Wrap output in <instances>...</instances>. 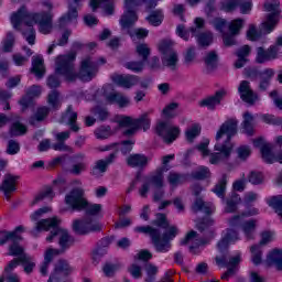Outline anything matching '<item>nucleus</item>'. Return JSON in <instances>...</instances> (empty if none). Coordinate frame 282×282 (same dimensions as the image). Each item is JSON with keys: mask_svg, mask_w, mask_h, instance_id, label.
Listing matches in <instances>:
<instances>
[{"mask_svg": "<svg viewBox=\"0 0 282 282\" xmlns=\"http://www.w3.org/2000/svg\"><path fill=\"white\" fill-rule=\"evenodd\" d=\"M41 6L46 8L48 11L30 12L28 7L22 6L11 15V24L14 30H21V23L29 26L26 31L22 32L29 45H34L36 41V31H34L32 25H39V30L42 34H50V32H52V21L54 19V13H52V11L54 10V3L50 0H41Z\"/></svg>", "mask_w": 282, "mask_h": 282, "instance_id": "obj_1", "label": "nucleus"}, {"mask_svg": "<svg viewBox=\"0 0 282 282\" xmlns=\"http://www.w3.org/2000/svg\"><path fill=\"white\" fill-rule=\"evenodd\" d=\"M74 61H76L75 52H70L66 55H59L55 59V72L59 76H63L67 83H74L76 78L84 83H89V80H94V78H96L98 74V65H105V63H107L105 57L94 61L90 56H87L82 59L79 73H77Z\"/></svg>", "mask_w": 282, "mask_h": 282, "instance_id": "obj_2", "label": "nucleus"}, {"mask_svg": "<svg viewBox=\"0 0 282 282\" xmlns=\"http://www.w3.org/2000/svg\"><path fill=\"white\" fill-rule=\"evenodd\" d=\"M153 224L154 226H158V228L149 225L138 226L134 228V232L149 235L156 252H169L172 247L171 241L180 235V228L175 225L169 224L166 215L164 214H158ZM160 228H163L164 231L162 232Z\"/></svg>", "mask_w": 282, "mask_h": 282, "instance_id": "obj_3", "label": "nucleus"}, {"mask_svg": "<svg viewBox=\"0 0 282 282\" xmlns=\"http://www.w3.org/2000/svg\"><path fill=\"white\" fill-rule=\"evenodd\" d=\"M58 218L53 217V218H46V219H41L35 224L34 229L31 231L34 237H36V232H43V230L47 231L51 228L53 230L51 231V235L46 237V241L48 243H52L56 237H58V243L61 247V251L65 252L69 246H72V236H69V232L65 229L58 228Z\"/></svg>", "mask_w": 282, "mask_h": 282, "instance_id": "obj_4", "label": "nucleus"}, {"mask_svg": "<svg viewBox=\"0 0 282 282\" xmlns=\"http://www.w3.org/2000/svg\"><path fill=\"white\" fill-rule=\"evenodd\" d=\"M140 6H145L147 10H153V8L158 6V2L153 0H126V12L122 14L120 19V25L122 30H129V28H133L135 21H138L135 8Z\"/></svg>", "mask_w": 282, "mask_h": 282, "instance_id": "obj_5", "label": "nucleus"}, {"mask_svg": "<svg viewBox=\"0 0 282 282\" xmlns=\"http://www.w3.org/2000/svg\"><path fill=\"white\" fill-rule=\"evenodd\" d=\"M280 6L281 2H279V0H267L264 2L265 12L271 13L267 15V20L261 24V32H263V34H270L279 24V20L281 19Z\"/></svg>", "mask_w": 282, "mask_h": 282, "instance_id": "obj_6", "label": "nucleus"}, {"mask_svg": "<svg viewBox=\"0 0 282 282\" xmlns=\"http://www.w3.org/2000/svg\"><path fill=\"white\" fill-rule=\"evenodd\" d=\"M159 51L162 54L161 61L163 67H167V69H171V72H175L177 69V63H180V57L177 52L173 50V41H161L159 44Z\"/></svg>", "mask_w": 282, "mask_h": 282, "instance_id": "obj_7", "label": "nucleus"}, {"mask_svg": "<svg viewBox=\"0 0 282 282\" xmlns=\"http://www.w3.org/2000/svg\"><path fill=\"white\" fill-rule=\"evenodd\" d=\"M166 171H169V167H159L154 173L148 176L139 189V195L147 197V194L151 191V185L154 186V188H164V173H166Z\"/></svg>", "mask_w": 282, "mask_h": 282, "instance_id": "obj_8", "label": "nucleus"}, {"mask_svg": "<svg viewBox=\"0 0 282 282\" xmlns=\"http://www.w3.org/2000/svg\"><path fill=\"white\" fill-rule=\"evenodd\" d=\"M23 238L17 232L2 231L0 237V246H4L8 241H11L9 246V257H23L25 254V249L19 245V241H22Z\"/></svg>", "mask_w": 282, "mask_h": 282, "instance_id": "obj_9", "label": "nucleus"}, {"mask_svg": "<svg viewBox=\"0 0 282 282\" xmlns=\"http://www.w3.org/2000/svg\"><path fill=\"white\" fill-rule=\"evenodd\" d=\"M156 134L162 138L165 144H173L180 138V127L174 126L170 121H160L155 128Z\"/></svg>", "mask_w": 282, "mask_h": 282, "instance_id": "obj_10", "label": "nucleus"}, {"mask_svg": "<svg viewBox=\"0 0 282 282\" xmlns=\"http://www.w3.org/2000/svg\"><path fill=\"white\" fill-rule=\"evenodd\" d=\"M65 204L72 210H85L87 208V199L85 197V189L83 187H75L65 196Z\"/></svg>", "mask_w": 282, "mask_h": 282, "instance_id": "obj_11", "label": "nucleus"}, {"mask_svg": "<svg viewBox=\"0 0 282 282\" xmlns=\"http://www.w3.org/2000/svg\"><path fill=\"white\" fill-rule=\"evenodd\" d=\"M214 149L217 152L209 153V164L217 165L230 160V155L232 153V143L217 141Z\"/></svg>", "mask_w": 282, "mask_h": 282, "instance_id": "obj_12", "label": "nucleus"}, {"mask_svg": "<svg viewBox=\"0 0 282 282\" xmlns=\"http://www.w3.org/2000/svg\"><path fill=\"white\" fill-rule=\"evenodd\" d=\"M73 230L76 235H89V232H100L102 225L91 218L75 219Z\"/></svg>", "mask_w": 282, "mask_h": 282, "instance_id": "obj_13", "label": "nucleus"}, {"mask_svg": "<svg viewBox=\"0 0 282 282\" xmlns=\"http://www.w3.org/2000/svg\"><path fill=\"white\" fill-rule=\"evenodd\" d=\"M195 26H192L189 29V32H192L193 36H196V41L198 43L199 47H208V45L213 44V33L210 31L199 33L200 30H203L205 25V21L202 18H196Z\"/></svg>", "mask_w": 282, "mask_h": 282, "instance_id": "obj_14", "label": "nucleus"}, {"mask_svg": "<svg viewBox=\"0 0 282 282\" xmlns=\"http://www.w3.org/2000/svg\"><path fill=\"white\" fill-rule=\"evenodd\" d=\"M237 124H239V121L236 119H228L225 121L216 133V142H221V138L226 135L223 144H230L232 137L237 135Z\"/></svg>", "mask_w": 282, "mask_h": 282, "instance_id": "obj_15", "label": "nucleus"}, {"mask_svg": "<svg viewBox=\"0 0 282 282\" xmlns=\"http://www.w3.org/2000/svg\"><path fill=\"white\" fill-rule=\"evenodd\" d=\"M83 1L84 0H69L67 13L59 18V28H65L67 23H72V21L78 19V8H80Z\"/></svg>", "mask_w": 282, "mask_h": 282, "instance_id": "obj_16", "label": "nucleus"}, {"mask_svg": "<svg viewBox=\"0 0 282 282\" xmlns=\"http://www.w3.org/2000/svg\"><path fill=\"white\" fill-rule=\"evenodd\" d=\"M104 98L108 105H118L119 107H129V104L131 102L129 97L116 90L109 91V88H105Z\"/></svg>", "mask_w": 282, "mask_h": 282, "instance_id": "obj_17", "label": "nucleus"}, {"mask_svg": "<svg viewBox=\"0 0 282 282\" xmlns=\"http://www.w3.org/2000/svg\"><path fill=\"white\" fill-rule=\"evenodd\" d=\"M116 158H118V152H112L105 160L96 161L95 166L91 169L90 172L91 175H94V177H102V175L107 173V167L109 166V164H113V162H116Z\"/></svg>", "mask_w": 282, "mask_h": 282, "instance_id": "obj_18", "label": "nucleus"}, {"mask_svg": "<svg viewBox=\"0 0 282 282\" xmlns=\"http://www.w3.org/2000/svg\"><path fill=\"white\" fill-rule=\"evenodd\" d=\"M238 91L240 94L241 100L243 102H247V105H254V102H257V100H259V95H257V93L252 91V88L250 87V82H248V80L240 82Z\"/></svg>", "mask_w": 282, "mask_h": 282, "instance_id": "obj_19", "label": "nucleus"}, {"mask_svg": "<svg viewBox=\"0 0 282 282\" xmlns=\"http://www.w3.org/2000/svg\"><path fill=\"white\" fill-rule=\"evenodd\" d=\"M228 91L224 88L217 90L214 95L202 99L198 105L199 107H207V109H215L217 105H221V100L226 98Z\"/></svg>", "mask_w": 282, "mask_h": 282, "instance_id": "obj_20", "label": "nucleus"}, {"mask_svg": "<svg viewBox=\"0 0 282 282\" xmlns=\"http://www.w3.org/2000/svg\"><path fill=\"white\" fill-rule=\"evenodd\" d=\"M76 120H78V113L74 111V107L68 106L65 113L62 115L59 122L68 124L70 131L78 133L80 131V127H78Z\"/></svg>", "mask_w": 282, "mask_h": 282, "instance_id": "obj_21", "label": "nucleus"}, {"mask_svg": "<svg viewBox=\"0 0 282 282\" xmlns=\"http://www.w3.org/2000/svg\"><path fill=\"white\" fill-rule=\"evenodd\" d=\"M112 82L119 87H124V89H131L134 85L140 83V77L135 75H113Z\"/></svg>", "mask_w": 282, "mask_h": 282, "instance_id": "obj_22", "label": "nucleus"}, {"mask_svg": "<svg viewBox=\"0 0 282 282\" xmlns=\"http://www.w3.org/2000/svg\"><path fill=\"white\" fill-rule=\"evenodd\" d=\"M253 147L256 149H260L262 160H264V162H267V164H272V162L274 161V158H271L272 156V147L270 144L265 143L263 138H258V139L253 140Z\"/></svg>", "mask_w": 282, "mask_h": 282, "instance_id": "obj_23", "label": "nucleus"}, {"mask_svg": "<svg viewBox=\"0 0 282 282\" xmlns=\"http://www.w3.org/2000/svg\"><path fill=\"white\" fill-rule=\"evenodd\" d=\"M279 54V46H271L267 51L263 47H258L257 50V63H268V61H274Z\"/></svg>", "mask_w": 282, "mask_h": 282, "instance_id": "obj_24", "label": "nucleus"}, {"mask_svg": "<svg viewBox=\"0 0 282 282\" xmlns=\"http://www.w3.org/2000/svg\"><path fill=\"white\" fill-rule=\"evenodd\" d=\"M17 180H19V176H12V174H8L4 176V181L2 182L0 189L3 191L7 199H10V194L17 191Z\"/></svg>", "mask_w": 282, "mask_h": 282, "instance_id": "obj_25", "label": "nucleus"}, {"mask_svg": "<svg viewBox=\"0 0 282 282\" xmlns=\"http://www.w3.org/2000/svg\"><path fill=\"white\" fill-rule=\"evenodd\" d=\"M127 164L132 169H144L149 164V158L144 154H131L127 158Z\"/></svg>", "mask_w": 282, "mask_h": 282, "instance_id": "obj_26", "label": "nucleus"}, {"mask_svg": "<svg viewBox=\"0 0 282 282\" xmlns=\"http://www.w3.org/2000/svg\"><path fill=\"white\" fill-rule=\"evenodd\" d=\"M43 63V56H33L31 72L32 74H35L36 78H42L43 76H45V65Z\"/></svg>", "mask_w": 282, "mask_h": 282, "instance_id": "obj_27", "label": "nucleus"}, {"mask_svg": "<svg viewBox=\"0 0 282 282\" xmlns=\"http://www.w3.org/2000/svg\"><path fill=\"white\" fill-rule=\"evenodd\" d=\"M90 8L93 12H96L97 8H102L106 14H113V0H90Z\"/></svg>", "mask_w": 282, "mask_h": 282, "instance_id": "obj_28", "label": "nucleus"}, {"mask_svg": "<svg viewBox=\"0 0 282 282\" xmlns=\"http://www.w3.org/2000/svg\"><path fill=\"white\" fill-rule=\"evenodd\" d=\"M61 273L65 275L72 274V267H69V263H67L65 260L57 261L54 272L50 276V281H56V276H58Z\"/></svg>", "mask_w": 282, "mask_h": 282, "instance_id": "obj_29", "label": "nucleus"}, {"mask_svg": "<svg viewBox=\"0 0 282 282\" xmlns=\"http://www.w3.org/2000/svg\"><path fill=\"white\" fill-rule=\"evenodd\" d=\"M47 116H50V108H47L46 106L40 107L36 109L35 113L30 117L29 123L32 127H36V124L39 122H43V120H45Z\"/></svg>", "mask_w": 282, "mask_h": 282, "instance_id": "obj_30", "label": "nucleus"}, {"mask_svg": "<svg viewBox=\"0 0 282 282\" xmlns=\"http://www.w3.org/2000/svg\"><path fill=\"white\" fill-rule=\"evenodd\" d=\"M216 263L217 265H226L227 268H237L239 263H241V253H237L236 256H232L228 259L226 256L223 257H216ZM236 270V269H235Z\"/></svg>", "mask_w": 282, "mask_h": 282, "instance_id": "obj_31", "label": "nucleus"}, {"mask_svg": "<svg viewBox=\"0 0 282 282\" xmlns=\"http://www.w3.org/2000/svg\"><path fill=\"white\" fill-rule=\"evenodd\" d=\"M193 213H204L205 215H212L213 204L204 202L202 198H196L192 205Z\"/></svg>", "mask_w": 282, "mask_h": 282, "instance_id": "obj_32", "label": "nucleus"}, {"mask_svg": "<svg viewBox=\"0 0 282 282\" xmlns=\"http://www.w3.org/2000/svg\"><path fill=\"white\" fill-rule=\"evenodd\" d=\"M268 265H275L276 270H282V250L274 249L267 256Z\"/></svg>", "mask_w": 282, "mask_h": 282, "instance_id": "obj_33", "label": "nucleus"}, {"mask_svg": "<svg viewBox=\"0 0 282 282\" xmlns=\"http://www.w3.org/2000/svg\"><path fill=\"white\" fill-rule=\"evenodd\" d=\"M242 131L247 135H254V116L249 111L243 113Z\"/></svg>", "mask_w": 282, "mask_h": 282, "instance_id": "obj_34", "label": "nucleus"}, {"mask_svg": "<svg viewBox=\"0 0 282 282\" xmlns=\"http://www.w3.org/2000/svg\"><path fill=\"white\" fill-rule=\"evenodd\" d=\"M133 127H135L138 131H140V129L149 131V129H151V119L149 118V113H143L138 119H134Z\"/></svg>", "mask_w": 282, "mask_h": 282, "instance_id": "obj_35", "label": "nucleus"}, {"mask_svg": "<svg viewBox=\"0 0 282 282\" xmlns=\"http://www.w3.org/2000/svg\"><path fill=\"white\" fill-rule=\"evenodd\" d=\"M135 54L143 61V63H149V56H151V47L147 43H140L135 46Z\"/></svg>", "mask_w": 282, "mask_h": 282, "instance_id": "obj_36", "label": "nucleus"}, {"mask_svg": "<svg viewBox=\"0 0 282 282\" xmlns=\"http://www.w3.org/2000/svg\"><path fill=\"white\" fill-rule=\"evenodd\" d=\"M192 180L204 181L210 177V169L207 166H199L189 174Z\"/></svg>", "mask_w": 282, "mask_h": 282, "instance_id": "obj_37", "label": "nucleus"}, {"mask_svg": "<svg viewBox=\"0 0 282 282\" xmlns=\"http://www.w3.org/2000/svg\"><path fill=\"white\" fill-rule=\"evenodd\" d=\"M259 212L257 209H252L250 212L242 213L241 215H236L229 219V225L231 228H235L237 226H241V221L243 217H252L253 215H257Z\"/></svg>", "mask_w": 282, "mask_h": 282, "instance_id": "obj_38", "label": "nucleus"}, {"mask_svg": "<svg viewBox=\"0 0 282 282\" xmlns=\"http://www.w3.org/2000/svg\"><path fill=\"white\" fill-rule=\"evenodd\" d=\"M227 184H228V176L224 174L219 180V182L214 187L213 193H215L218 197H221V199H224Z\"/></svg>", "mask_w": 282, "mask_h": 282, "instance_id": "obj_39", "label": "nucleus"}, {"mask_svg": "<svg viewBox=\"0 0 282 282\" xmlns=\"http://www.w3.org/2000/svg\"><path fill=\"white\" fill-rule=\"evenodd\" d=\"M43 199H54V191L52 187H46L43 192L37 194L33 202H31V206H36V204H40Z\"/></svg>", "mask_w": 282, "mask_h": 282, "instance_id": "obj_40", "label": "nucleus"}, {"mask_svg": "<svg viewBox=\"0 0 282 282\" xmlns=\"http://www.w3.org/2000/svg\"><path fill=\"white\" fill-rule=\"evenodd\" d=\"M28 133V127H25L21 121L15 120L12 122L10 128V135H25Z\"/></svg>", "mask_w": 282, "mask_h": 282, "instance_id": "obj_41", "label": "nucleus"}, {"mask_svg": "<svg viewBox=\"0 0 282 282\" xmlns=\"http://www.w3.org/2000/svg\"><path fill=\"white\" fill-rule=\"evenodd\" d=\"M20 263H22L26 274H32V272H34V268H36V263L32 261V258L28 254L20 257Z\"/></svg>", "mask_w": 282, "mask_h": 282, "instance_id": "obj_42", "label": "nucleus"}, {"mask_svg": "<svg viewBox=\"0 0 282 282\" xmlns=\"http://www.w3.org/2000/svg\"><path fill=\"white\" fill-rule=\"evenodd\" d=\"M148 21L151 25L158 28V25H162V21H164V13L162 10H154L148 17Z\"/></svg>", "mask_w": 282, "mask_h": 282, "instance_id": "obj_43", "label": "nucleus"}, {"mask_svg": "<svg viewBox=\"0 0 282 282\" xmlns=\"http://www.w3.org/2000/svg\"><path fill=\"white\" fill-rule=\"evenodd\" d=\"M144 65L147 62L141 61H131L124 64L126 69H130V72H134V74H140L144 72Z\"/></svg>", "mask_w": 282, "mask_h": 282, "instance_id": "obj_44", "label": "nucleus"}, {"mask_svg": "<svg viewBox=\"0 0 282 282\" xmlns=\"http://www.w3.org/2000/svg\"><path fill=\"white\" fill-rule=\"evenodd\" d=\"M147 276H145V282H154L155 276L158 275L159 269L155 264L153 263H147L144 267Z\"/></svg>", "mask_w": 282, "mask_h": 282, "instance_id": "obj_45", "label": "nucleus"}, {"mask_svg": "<svg viewBox=\"0 0 282 282\" xmlns=\"http://www.w3.org/2000/svg\"><path fill=\"white\" fill-rule=\"evenodd\" d=\"M200 133L202 127H199L198 124H194L185 131V138L187 142L193 143L195 138H197Z\"/></svg>", "mask_w": 282, "mask_h": 282, "instance_id": "obj_46", "label": "nucleus"}, {"mask_svg": "<svg viewBox=\"0 0 282 282\" xmlns=\"http://www.w3.org/2000/svg\"><path fill=\"white\" fill-rule=\"evenodd\" d=\"M242 230L249 239H252V235L254 234V230H257V220L251 219L247 220L242 224Z\"/></svg>", "mask_w": 282, "mask_h": 282, "instance_id": "obj_47", "label": "nucleus"}, {"mask_svg": "<svg viewBox=\"0 0 282 282\" xmlns=\"http://www.w3.org/2000/svg\"><path fill=\"white\" fill-rule=\"evenodd\" d=\"M167 181L171 186H180V184H184V182H186V176L184 174L171 172L167 176Z\"/></svg>", "mask_w": 282, "mask_h": 282, "instance_id": "obj_48", "label": "nucleus"}, {"mask_svg": "<svg viewBox=\"0 0 282 282\" xmlns=\"http://www.w3.org/2000/svg\"><path fill=\"white\" fill-rule=\"evenodd\" d=\"M204 61L207 69H215V67H217L218 61L217 53L215 51H210L206 54Z\"/></svg>", "mask_w": 282, "mask_h": 282, "instance_id": "obj_49", "label": "nucleus"}, {"mask_svg": "<svg viewBox=\"0 0 282 282\" xmlns=\"http://www.w3.org/2000/svg\"><path fill=\"white\" fill-rule=\"evenodd\" d=\"M121 268H122V264L120 262H117V263L108 262L104 265L102 270L107 276H113L116 272H118V270H120Z\"/></svg>", "mask_w": 282, "mask_h": 282, "instance_id": "obj_50", "label": "nucleus"}, {"mask_svg": "<svg viewBox=\"0 0 282 282\" xmlns=\"http://www.w3.org/2000/svg\"><path fill=\"white\" fill-rule=\"evenodd\" d=\"M241 202L238 195L232 196L231 198L227 199V205L225 207V213H237V206Z\"/></svg>", "mask_w": 282, "mask_h": 282, "instance_id": "obj_51", "label": "nucleus"}, {"mask_svg": "<svg viewBox=\"0 0 282 282\" xmlns=\"http://www.w3.org/2000/svg\"><path fill=\"white\" fill-rule=\"evenodd\" d=\"M243 23V19H236L229 23V32L232 34V36H236V34H239V32H241Z\"/></svg>", "mask_w": 282, "mask_h": 282, "instance_id": "obj_52", "label": "nucleus"}, {"mask_svg": "<svg viewBox=\"0 0 282 282\" xmlns=\"http://www.w3.org/2000/svg\"><path fill=\"white\" fill-rule=\"evenodd\" d=\"M236 151L238 159L242 162H246V160H248L252 153V150H250V147L248 145H240Z\"/></svg>", "mask_w": 282, "mask_h": 282, "instance_id": "obj_53", "label": "nucleus"}, {"mask_svg": "<svg viewBox=\"0 0 282 282\" xmlns=\"http://www.w3.org/2000/svg\"><path fill=\"white\" fill-rule=\"evenodd\" d=\"M58 254H63L61 249L48 248L44 252V261L52 263L54 257H58Z\"/></svg>", "mask_w": 282, "mask_h": 282, "instance_id": "obj_54", "label": "nucleus"}, {"mask_svg": "<svg viewBox=\"0 0 282 282\" xmlns=\"http://www.w3.org/2000/svg\"><path fill=\"white\" fill-rule=\"evenodd\" d=\"M238 7L241 14H250L252 12V0H238Z\"/></svg>", "mask_w": 282, "mask_h": 282, "instance_id": "obj_55", "label": "nucleus"}, {"mask_svg": "<svg viewBox=\"0 0 282 282\" xmlns=\"http://www.w3.org/2000/svg\"><path fill=\"white\" fill-rule=\"evenodd\" d=\"M85 210L86 215H98V213H100L102 210V205L100 204H89V200H87V205L86 207L83 209Z\"/></svg>", "mask_w": 282, "mask_h": 282, "instance_id": "obj_56", "label": "nucleus"}, {"mask_svg": "<svg viewBox=\"0 0 282 282\" xmlns=\"http://www.w3.org/2000/svg\"><path fill=\"white\" fill-rule=\"evenodd\" d=\"M128 272L133 279H142V267L138 263L130 264Z\"/></svg>", "mask_w": 282, "mask_h": 282, "instance_id": "obj_57", "label": "nucleus"}, {"mask_svg": "<svg viewBox=\"0 0 282 282\" xmlns=\"http://www.w3.org/2000/svg\"><path fill=\"white\" fill-rule=\"evenodd\" d=\"M180 107V104L177 102H171L162 111L163 116L166 118H175V110Z\"/></svg>", "mask_w": 282, "mask_h": 282, "instance_id": "obj_58", "label": "nucleus"}, {"mask_svg": "<svg viewBox=\"0 0 282 282\" xmlns=\"http://www.w3.org/2000/svg\"><path fill=\"white\" fill-rule=\"evenodd\" d=\"M252 262L254 265H259L261 263V246L254 245L251 247Z\"/></svg>", "mask_w": 282, "mask_h": 282, "instance_id": "obj_59", "label": "nucleus"}, {"mask_svg": "<svg viewBox=\"0 0 282 282\" xmlns=\"http://www.w3.org/2000/svg\"><path fill=\"white\" fill-rule=\"evenodd\" d=\"M196 56L197 53L195 52V46L188 47L184 54L185 65H191L195 61Z\"/></svg>", "mask_w": 282, "mask_h": 282, "instance_id": "obj_60", "label": "nucleus"}, {"mask_svg": "<svg viewBox=\"0 0 282 282\" xmlns=\"http://www.w3.org/2000/svg\"><path fill=\"white\" fill-rule=\"evenodd\" d=\"M14 34L9 32L7 34V39L4 40L3 52H12V47H14Z\"/></svg>", "mask_w": 282, "mask_h": 282, "instance_id": "obj_61", "label": "nucleus"}, {"mask_svg": "<svg viewBox=\"0 0 282 282\" xmlns=\"http://www.w3.org/2000/svg\"><path fill=\"white\" fill-rule=\"evenodd\" d=\"M210 226H215V220L212 217H207L196 225L197 229L200 232H204V230H208Z\"/></svg>", "mask_w": 282, "mask_h": 282, "instance_id": "obj_62", "label": "nucleus"}, {"mask_svg": "<svg viewBox=\"0 0 282 282\" xmlns=\"http://www.w3.org/2000/svg\"><path fill=\"white\" fill-rule=\"evenodd\" d=\"M238 6H239V0L223 1V10H225V12H232L234 10H237Z\"/></svg>", "mask_w": 282, "mask_h": 282, "instance_id": "obj_63", "label": "nucleus"}, {"mask_svg": "<svg viewBox=\"0 0 282 282\" xmlns=\"http://www.w3.org/2000/svg\"><path fill=\"white\" fill-rule=\"evenodd\" d=\"M91 113H94V116H98L99 120L101 121H105L107 118H109V111H107L105 108L95 107L91 109Z\"/></svg>", "mask_w": 282, "mask_h": 282, "instance_id": "obj_64", "label": "nucleus"}]
</instances>
